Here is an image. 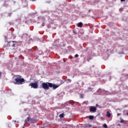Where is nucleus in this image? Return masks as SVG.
Returning a JSON list of instances; mask_svg holds the SVG:
<instances>
[{"mask_svg":"<svg viewBox=\"0 0 128 128\" xmlns=\"http://www.w3.org/2000/svg\"><path fill=\"white\" fill-rule=\"evenodd\" d=\"M16 84H22L24 82V79L22 78V76L20 75L16 76V78L14 79Z\"/></svg>","mask_w":128,"mask_h":128,"instance_id":"obj_1","label":"nucleus"},{"mask_svg":"<svg viewBox=\"0 0 128 128\" xmlns=\"http://www.w3.org/2000/svg\"><path fill=\"white\" fill-rule=\"evenodd\" d=\"M8 46H11V48H13L12 50H16V46H18V42L16 41H10L8 42Z\"/></svg>","mask_w":128,"mask_h":128,"instance_id":"obj_2","label":"nucleus"},{"mask_svg":"<svg viewBox=\"0 0 128 128\" xmlns=\"http://www.w3.org/2000/svg\"><path fill=\"white\" fill-rule=\"evenodd\" d=\"M42 86L44 90H49L50 88L52 86V84H50V82H42Z\"/></svg>","mask_w":128,"mask_h":128,"instance_id":"obj_3","label":"nucleus"},{"mask_svg":"<svg viewBox=\"0 0 128 128\" xmlns=\"http://www.w3.org/2000/svg\"><path fill=\"white\" fill-rule=\"evenodd\" d=\"M38 82H32L28 84V86H31V88H38Z\"/></svg>","mask_w":128,"mask_h":128,"instance_id":"obj_4","label":"nucleus"},{"mask_svg":"<svg viewBox=\"0 0 128 128\" xmlns=\"http://www.w3.org/2000/svg\"><path fill=\"white\" fill-rule=\"evenodd\" d=\"M90 112H96V107L94 106H91L90 107Z\"/></svg>","mask_w":128,"mask_h":128,"instance_id":"obj_5","label":"nucleus"},{"mask_svg":"<svg viewBox=\"0 0 128 128\" xmlns=\"http://www.w3.org/2000/svg\"><path fill=\"white\" fill-rule=\"evenodd\" d=\"M51 86H50V88H53V90H56V88H58V86H60V85H56V84H53L52 83H50Z\"/></svg>","mask_w":128,"mask_h":128,"instance_id":"obj_6","label":"nucleus"},{"mask_svg":"<svg viewBox=\"0 0 128 128\" xmlns=\"http://www.w3.org/2000/svg\"><path fill=\"white\" fill-rule=\"evenodd\" d=\"M82 22H80L78 24L77 26H78V28H82Z\"/></svg>","mask_w":128,"mask_h":128,"instance_id":"obj_7","label":"nucleus"},{"mask_svg":"<svg viewBox=\"0 0 128 128\" xmlns=\"http://www.w3.org/2000/svg\"><path fill=\"white\" fill-rule=\"evenodd\" d=\"M110 116H111V114H110V111H108L106 112V116L108 118H110Z\"/></svg>","mask_w":128,"mask_h":128,"instance_id":"obj_8","label":"nucleus"},{"mask_svg":"<svg viewBox=\"0 0 128 128\" xmlns=\"http://www.w3.org/2000/svg\"><path fill=\"white\" fill-rule=\"evenodd\" d=\"M30 116H28L26 120H25V122H30Z\"/></svg>","mask_w":128,"mask_h":128,"instance_id":"obj_9","label":"nucleus"},{"mask_svg":"<svg viewBox=\"0 0 128 128\" xmlns=\"http://www.w3.org/2000/svg\"><path fill=\"white\" fill-rule=\"evenodd\" d=\"M60 118H64V113H62V114H60L59 116Z\"/></svg>","mask_w":128,"mask_h":128,"instance_id":"obj_10","label":"nucleus"},{"mask_svg":"<svg viewBox=\"0 0 128 128\" xmlns=\"http://www.w3.org/2000/svg\"><path fill=\"white\" fill-rule=\"evenodd\" d=\"M88 118H89V120H94V116H90Z\"/></svg>","mask_w":128,"mask_h":128,"instance_id":"obj_11","label":"nucleus"},{"mask_svg":"<svg viewBox=\"0 0 128 128\" xmlns=\"http://www.w3.org/2000/svg\"><path fill=\"white\" fill-rule=\"evenodd\" d=\"M88 92H92V88H88Z\"/></svg>","mask_w":128,"mask_h":128,"instance_id":"obj_12","label":"nucleus"},{"mask_svg":"<svg viewBox=\"0 0 128 128\" xmlns=\"http://www.w3.org/2000/svg\"><path fill=\"white\" fill-rule=\"evenodd\" d=\"M84 94H80V98H84Z\"/></svg>","mask_w":128,"mask_h":128,"instance_id":"obj_13","label":"nucleus"},{"mask_svg":"<svg viewBox=\"0 0 128 128\" xmlns=\"http://www.w3.org/2000/svg\"><path fill=\"white\" fill-rule=\"evenodd\" d=\"M104 127L105 128H108V125H106V124H104Z\"/></svg>","mask_w":128,"mask_h":128,"instance_id":"obj_14","label":"nucleus"},{"mask_svg":"<svg viewBox=\"0 0 128 128\" xmlns=\"http://www.w3.org/2000/svg\"><path fill=\"white\" fill-rule=\"evenodd\" d=\"M12 13L10 12L8 14V16H12Z\"/></svg>","mask_w":128,"mask_h":128,"instance_id":"obj_15","label":"nucleus"},{"mask_svg":"<svg viewBox=\"0 0 128 128\" xmlns=\"http://www.w3.org/2000/svg\"><path fill=\"white\" fill-rule=\"evenodd\" d=\"M74 56L75 58H78V54H76Z\"/></svg>","mask_w":128,"mask_h":128,"instance_id":"obj_16","label":"nucleus"},{"mask_svg":"<svg viewBox=\"0 0 128 128\" xmlns=\"http://www.w3.org/2000/svg\"><path fill=\"white\" fill-rule=\"evenodd\" d=\"M67 80H68V82H72V80L70 79H68Z\"/></svg>","mask_w":128,"mask_h":128,"instance_id":"obj_17","label":"nucleus"},{"mask_svg":"<svg viewBox=\"0 0 128 128\" xmlns=\"http://www.w3.org/2000/svg\"><path fill=\"white\" fill-rule=\"evenodd\" d=\"M120 122H121L122 124V122H124V120H120Z\"/></svg>","mask_w":128,"mask_h":128,"instance_id":"obj_18","label":"nucleus"},{"mask_svg":"<svg viewBox=\"0 0 128 128\" xmlns=\"http://www.w3.org/2000/svg\"><path fill=\"white\" fill-rule=\"evenodd\" d=\"M117 116H120V114H118Z\"/></svg>","mask_w":128,"mask_h":128,"instance_id":"obj_19","label":"nucleus"},{"mask_svg":"<svg viewBox=\"0 0 128 128\" xmlns=\"http://www.w3.org/2000/svg\"><path fill=\"white\" fill-rule=\"evenodd\" d=\"M121 2H126V0H120Z\"/></svg>","mask_w":128,"mask_h":128,"instance_id":"obj_20","label":"nucleus"},{"mask_svg":"<svg viewBox=\"0 0 128 128\" xmlns=\"http://www.w3.org/2000/svg\"><path fill=\"white\" fill-rule=\"evenodd\" d=\"M2 76V72H0V76Z\"/></svg>","mask_w":128,"mask_h":128,"instance_id":"obj_21","label":"nucleus"},{"mask_svg":"<svg viewBox=\"0 0 128 128\" xmlns=\"http://www.w3.org/2000/svg\"><path fill=\"white\" fill-rule=\"evenodd\" d=\"M88 12H90V10H88Z\"/></svg>","mask_w":128,"mask_h":128,"instance_id":"obj_22","label":"nucleus"},{"mask_svg":"<svg viewBox=\"0 0 128 128\" xmlns=\"http://www.w3.org/2000/svg\"><path fill=\"white\" fill-rule=\"evenodd\" d=\"M96 106H98V104H96Z\"/></svg>","mask_w":128,"mask_h":128,"instance_id":"obj_23","label":"nucleus"},{"mask_svg":"<svg viewBox=\"0 0 128 128\" xmlns=\"http://www.w3.org/2000/svg\"><path fill=\"white\" fill-rule=\"evenodd\" d=\"M127 116H128V112L126 113Z\"/></svg>","mask_w":128,"mask_h":128,"instance_id":"obj_24","label":"nucleus"},{"mask_svg":"<svg viewBox=\"0 0 128 128\" xmlns=\"http://www.w3.org/2000/svg\"><path fill=\"white\" fill-rule=\"evenodd\" d=\"M102 120H104V118L102 117Z\"/></svg>","mask_w":128,"mask_h":128,"instance_id":"obj_25","label":"nucleus"},{"mask_svg":"<svg viewBox=\"0 0 128 128\" xmlns=\"http://www.w3.org/2000/svg\"><path fill=\"white\" fill-rule=\"evenodd\" d=\"M88 62H89V60H88Z\"/></svg>","mask_w":128,"mask_h":128,"instance_id":"obj_26","label":"nucleus"}]
</instances>
